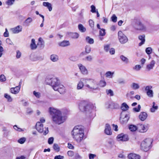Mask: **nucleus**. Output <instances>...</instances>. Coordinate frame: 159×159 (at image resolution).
I'll return each instance as SVG.
<instances>
[{
  "label": "nucleus",
  "instance_id": "40",
  "mask_svg": "<svg viewBox=\"0 0 159 159\" xmlns=\"http://www.w3.org/2000/svg\"><path fill=\"white\" fill-rule=\"evenodd\" d=\"M26 141V138L25 137H22L20 139L18 140V142L20 144H23Z\"/></svg>",
  "mask_w": 159,
  "mask_h": 159
},
{
  "label": "nucleus",
  "instance_id": "11",
  "mask_svg": "<svg viewBox=\"0 0 159 159\" xmlns=\"http://www.w3.org/2000/svg\"><path fill=\"white\" fill-rule=\"evenodd\" d=\"M117 138L118 141H126L129 140L128 136L127 134H121L118 135Z\"/></svg>",
  "mask_w": 159,
  "mask_h": 159
},
{
  "label": "nucleus",
  "instance_id": "46",
  "mask_svg": "<svg viewBox=\"0 0 159 159\" xmlns=\"http://www.w3.org/2000/svg\"><path fill=\"white\" fill-rule=\"evenodd\" d=\"M106 83L105 81L101 80L99 83V85L101 87H104L106 85Z\"/></svg>",
  "mask_w": 159,
  "mask_h": 159
},
{
  "label": "nucleus",
  "instance_id": "4",
  "mask_svg": "<svg viewBox=\"0 0 159 159\" xmlns=\"http://www.w3.org/2000/svg\"><path fill=\"white\" fill-rule=\"evenodd\" d=\"M79 107L81 111L86 112L87 113H91L92 110L95 108L93 105L89 104L84 101H82L80 102Z\"/></svg>",
  "mask_w": 159,
  "mask_h": 159
},
{
  "label": "nucleus",
  "instance_id": "8",
  "mask_svg": "<svg viewBox=\"0 0 159 159\" xmlns=\"http://www.w3.org/2000/svg\"><path fill=\"white\" fill-rule=\"evenodd\" d=\"M138 130L141 133H145L148 129V125H144L141 124H138Z\"/></svg>",
  "mask_w": 159,
  "mask_h": 159
},
{
  "label": "nucleus",
  "instance_id": "28",
  "mask_svg": "<svg viewBox=\"0 0 159 159\" xmlns=\"http://www.w3.org/2000/svg\"><path fill=\"white\" fill-rule=\"evenodd\" d=\"M131 88L134 90H137L139 89L140 86L138 84L133 83L130 85Z\"/></svg>",
  "mask_w": 159,
  "mask_h": 159
},
{
  "label": "nucleus",
  "instance_id": "23",
  "mask_svg": "<svg viewBox=\"0 0 159 159\" xmlns=\"http://www.w3.org/2000/svg\"><path fill=\"white\" fill-rule=\"evenodd\" d=\"M59 46L61 47H65L69 46L70 43L68 41L64 40L63 41L58 43Z\"/></svg>",
  "mask_w": 159,
  "mask_h": 159
},
{
  "label": "nucleus",
  "instance_id": "45",
  "mask_svg": "<svg viewBox=\"0 0 159 159\" xmlns=\"http://www.w3.org/2000/svg\"><path fill=\"white\" fill-rule=\"evenodd\" d=\"M85 52L87 53H89L91 51V48L89 46L86 45L85 47Z\"/></svg>",
  "mask_w": 159,
  "mask_h": 159
},
{
  "label": "nucleus",
  "instance_id": "44",
  "mask_svg": "<svg viewBox=\"0 0 159 159\" xmlns=\"http://www.w3.org/2000/svg\"><path fill=\"white\" fill-rule=\"evenodd\" d=\"M141 107L140 105H139L138 106V107H134L133 109L134 111L136 112H139L140 111Z\"/></svg>",
  "mask_w": 159,
  "mask_h": 159
},
{
  "label": "nucleus",
  "instance_id": "1",
  "mask_svg": "<svg viewBox=\"0 0 159 159\" xmlns=\"http://www.w3.org/2000/svg\"><path fill=\"white\" fill-rule=\"evenodd\" d=\"M46 81L47 84L52 86L54 90L58 91L61 94L65 93V87L63 85L60 84L59 80L57 78H47Z\"/></svg>",
  "mask_w": 159,
  "mask_h": 159
},
{
  "label": "nucleus",
  "instance_id": "56",
  "mask_svg": "<svg viewBox=\"0 0 159 159\" xmlns=\"http://www.w3.org/2000/svg\"><path fill=\"white\" fill-rule=\"evenodd\" d=\"M54 140V138L52 137H50L48 139V143L51 144L53 143V141Z\"/></svg>",
  "mask_w": 159,
  "mask_h": 159
},
{
  "label": "nucleus",
  "instance_id": "17",
  "mask_svg": "<svg viewBox=\"0 0 159 159\" xmlns=\"http://www.w3.org/2000/svg\"><path fill=\"white\" fill-rule=\"evenodd\" d=\"M145 36L144 34L139 36L138 38L141 41V42L138 44L139 46H141L144 43L145 41Z\"/></svg>",
  "mask_w": 159,
  "mask_h": 159
},
{
  "label": "nucleus",
  "instance_id": "64",
  "mask_svg": "<svg viewBox=\"0 0 159 159\" xmlns=\"http://www.w3.org/2000/svg\"><path fill=\"white\" fill-rule=\"evenodd\" d=\"M6 42L7 43H8L9 44L12 45L13 44V43L11 41V40L9 38H7L6 39Z\"/></svg>",
  "mask_w": 159,
  "mask_h": 159
},
{
  "label": "nucleus",
  "instance_id": "10",
  "mask_svg": "<svg viewBox=\"0 0 159 159\" xmlns=\"http://www.w3.org/2000/svg\"><path fill=\"white\" fill-rule=\"evenodd\" d=\"M135 29L139 30H145L146 27L139 20H138L136 22V25L135 26Z\"/></svg>",
  "mask_w": 159,
  "mask_h": 159
},
{
  "label": "nucleus",
  "instance_id": "58",
  "mask_svg": "<svg viewBox=\"0 0 159 159\" xmlns=\"http://www.w3.org/2000/svg\"><path fill=\"white\" fill-rule=\"evenodd\" d=\"M110 46L109 45H107L104 46V49L105 51L107 52L109 50H110Z\"/></svg>",
  "mask_w": 159,
  "mask_h": 159
},
{
  "label": "nucleus",
  "instance_id": "62",
  "mask_svg": "<svg viewBox=\"0 0 159 159\" xmlns=\"http://www.w3.org/2000/svg\"><path fill=\"white\" fill-rule=\"evenodd\" d=\"M30 59L33 61H36L39 60V58L38 57L35 56L33 58H32L31 56H30Z\"/></svg>",
  "mask_w": 159,
  "mask_h": 159
},
{
  "label": "nucleus",
  "instance_id": "6",
  "mask_svg": "<svg viewBox=\"0 0 159 159\" xmlns=\"http://www.w3.org/2000/svg\"><path fill=\"white\" fill-rule=\"evenodd\" d=\"M152 141L151 139H146L142 141L141 144V149L145 152L148 151L151 148Z\"/></svg>",
  "mask_w": 159,
  "mask_h": 159
},
{
  "label": "nucleus",
  "instance_id": "18",
  "mask_svg": "<svg viewBox=\"0 0 159 159\" xmlns=\"http://www.w3.org/2000/svg\"><path fill=\"white\" fill-rule=\"evenodd\" d=\"M105 133L107 135H110L112 134V132L111 130V127L108 124H106V125Z\"/></svg>",
  "mask_w": 159,
  "mask_h": 159
},
{
  "label": "nucleus",
  "instance_id": "19",
  "mask_svg": "<svg viewBox=\"0 0 159 159\" xmlns=\"http://www.w3.org/2000/svg\"><path fill=\"white\" fill-rule=\"evenodd\" d=\"M20 88V85L17 86L15 88H12L11 89V92L12 93L17 94L19 92Z\"/></svg>",
  "mask_w": 159,
  "mask_h": 159
},
{
  "label": "nucleus",
  "instance_id": "59",
  "mask_svg": "<svg viewBox=\"0 0 159 159\" xmlns=\"http://www.w3.org/2000/svg\"><path fill=\"white\" fill-rule=\"evenodd\" d=\"M64 157L63 156L59 155L55 156L54 159H64Z\"/></svg>",
  "mask_w": 159,
  "mask_h": 159
},
{
  "label": "nucleus",
  "instance_id": "16",
  "mask_svg": "<svg viewBox=\"0 0 159 159\" xmlns=\"http://www.w3.org/2000/svg\"><path fill=\"white\" fill-rule=\"evenodd\" d=\"M78 66L81 73L84 75H86L88 73V71L85 67L82 64H78Z\"/></svg>",
  "mask_w": 159,
  "mask_h": 159
},
{
  "label": "nucleus",
  "instance_id": "36",
  "mask_svg": "<svg viewBox=\"0 0 159 159\" xmlns=\"http://www.w3.org/2000/svg\"><path fill=\"white\" fill-rule=\"evenodd\" d=\"M114 72H111V71H108L106 72L105 74V75L107 77H108L110 78H112L113 75L114 74Z\"/></svg>",
  "mask_w": 159,
  "mask_h": 159
},
{
  "label": "nucleus",
  "instance_id": "14",
  "mask_svg": "<svg viewBox=\"0 0 159 159\" xmlns=\"http://www.w3.org/2000/svg\"><path fill=\"white\" fill-rule=\"evenodd\" d=\"M66 35L69 37L74 39H77L78 38L79 36V34L77 33H73L68 32L66 33Z\"/></svg>",
  "mask_w": 159,
  "mask_h": 159
},
{
  "label": "nucleus",
  "instance_id": "24",
  "mask_svg": "<svg viewBox=\"0 0 159 159\" xmlns=\"http://www.w3.org/2000/svg\"><path fill=\"white\" fill-rule=\"evenodd\" d=\"M50 59L52 62H57L59 60V57L56 54H53L50 56Z\"/></svg>",
  "mask_w": 159,
  "mask_h": 159
},
{
  "label": "nucleus",
  "instance_id": "54",
  "mask_svg": "<svg viewBox=\"0 0 159 159\" xmlns=\"http://www.w3.org/2000/svg\"><path fill=\"white\" fill-rule=\"evenodd\" d=\"M91 11L92 13H95L96 12V8L94 6L92 5L91 6Z\"/></svg>",
  "mask_w": 159,
  "mask_h": 159
},
{
  "label": "nucleus",
  "instance_id": "39",
  "mask_svg": "<svg viewBox=\"0 0 159 159\" xmlns=\"http://www.w3.org/2000/svg\"><path fill=\"white\" fill-rule=\"evenodd\" d=\"M15 129L18 131H24L26 129H22L18 127L16 125H15L13 126Z\"/></svg>",
  "mask_w": 159,
  "mask_h": 159
},
{
  "label": "nucleus",
  "instance_id": "26",
  "mask_svg": "<svg viewBox=\"0 0 159 159\" xmlns=\"http://www.w3.org/2000/svg\"><path fill=\"white\" fill-rule=\"evenodd\" d=\"M30 47L31 49H35L37 48V46L35 43L34 39H33L31 40V42L30 45Z\"/></svg>",
  "mask_w": 159,
  "mask_h": 159
},
{
  "label": "nucleus",
  "instance_id": "42",
  "mask_svg": "<svg viewBox=\"0 0 159 159\" xmlns=\"http://www.w3.org/2000/svg\"><path fill=\"white\" fill-rule=\"evenodd\" d=\"M147 94L148 96L150 97H152L153 96V92L152 90L147 91Z\"/></svg>",
  "mask_w": 159,
  "mask_h": 159
},
{
  "label": "nucleus",
  "instance_id": "31",
  "mask_svg": "<svg viewBox=\"0 0 159 159\" xmlns=\"http://www.w3.org/2000/svg\"><path fill=\"white\" fill-rule=\"evenodd\" d=\"M138 125L137 126L134 125H131L129 126V129L131 131H135L136 130H138Z\"/></svg>",
  "mask_w": 159,
  "mask_h": 159
},
{
  "label": "nucleus",
  "instance_id": "34",
  "mask_svg": "<svg viewBox=\"0 0 159 159\" xmlns=\"http://www.w3.org/2000/svg\"><path fill=\"white\" fill-rule=\"evenodd\" d=\"M33 21L32 19L30 17H28L25 21L24 23L26 26H29L30 23Z\"/></svg>",
  "mask_w": 159,
  "mask_h": 159
},
{
  "label": "nucleus",
  "instance_id": "33",
  "mask_svg": "<svg viewBox=\"0 0 159 159\" xmlns=\"http://www.w3.org/2000/svg\"><path fill=\"white\" fill-rule=\"evenodd\" d=\"M85 40L86 42L90 44H93L94 43L93 39L90 38L89 36L87 37Z\"/></svg>",
  "mask_w": 159,
  "mask_h": 159
},
{
  "label": "nucleus",
  "instance_id": "3",
  "mask_svg": "<svg viewBox=\"0 0 159 159\" xmlns=\"http://www.w3.org/2000/svg\"><path fill=\"white\" fill-rule=\"evenodd\" d=\"M49 111L51 115H53L52 120L55 123L60 125L64 122V117L62 116L60 111L52 108H50Z\"/></svg>",
  "mask_w": 159,
  "mask_h": 159
},
{
  "label": "nucleus",
  "instance_id": "49",
  "mask_svg": "<svg viewBox=\"0 0 159 159\" xmlns=\"http://www.w3.org/2000/svg\"><path fill=\"white\" fill-rule=\"evenodd\" d=\"M6 78L4 75H0V81L1 82H4L6 80Z\"/></svg>",
  "mask_w": 159,
  "mask_h": 159
},
{
  "label": "nucleus",
  "instance_id": "12",
  "mask_svg": "<svg viewBox=\"0 0 159 159\" xmlns=\"http://www.w3.org/2000/svg\"><path fill=\"white\" fill-rule=\"evenodd\" d=\"M22 29V26L18 25L14 28L11 29L10 30L13 34H17L21 32Z\"/></svg>",
  "mask_w": 159,
  "mask_h": 159
},
{
  "label": "nucleus",
  "instance_id": "43",
  "mask_svg": "<svg viewBox=\"0 0 159 159\" xmlns=\"http://www.w3.org/2000/svg\"><path fill=\"white\" fill-rule=\"evenodd\" d=\"M15 0H8L6 2V4L9 6H11L13 4Z\"/></svg>",
  "mask_w": 159,
  "mask_h": 159
},
{
  "label": "nucleus",
  "instance_id": "51",
  "mask_svg": "<svg viewBox=\"0 0 159 159\" xmlns=\"http://www.w3.org/2000/svg\"><path fill=\"white\" fill-rule=\"evenodd\" d=\"M112 21L114 22H116L117 21V17L115 14H113L111 17Z\"/></svg>",
  "mask_w": 159,
  "mask_h": 159
},
{
  "label": "nucleus",
  "instance_id": "61",
  "mask_svg": "<svg viewBox=\"0 0 159 159\" xmlns=\"http://www.w3.org/2000/svg\"><path fill=\"white\" fill-rule=\"evenodd\" d=\"M4 36L5 37H8L9 36V33L7 29H5V32L4 33Z\"/></svg>",
  "mask_w": 159,
  "mask_h": 159
},
{
  "label": "nucleus",
  "instance_id": "47",
  "mask_svg": "<svg viewBox=\"0 0 159 159\" xmlns=\"http://www.w3.org/2000/svg\"><path fill=\"white\" fill-rule=\"evenodd\" d=\"M117 81L118 84H124L125 83V80L121 79H119Z\"/></svg>",
  "mask_w": 159,
  "mask_h": 159
},
{
  "label": "nucleus",
  "instance_id": "38",
  "mask_svg": "<svg viewBox=\"0 0 159 159\" xmlns=\"http://www.w3.org/2000/svg\"><path fill=\"white\" fill-rule=\"evenodd\" d=\"M4 96L7 99L8 102H11L12 101V98H11V96L5 93Z\"/></svg>",
  "mask_w": 159,
  "mask_h": 159
},
{
  "label": "nucleus",
  "instance_id": "9",
  "mask_svg": "<svg viewBox=\"0 0 159 159\" xmlns=\"http://www.w3.org/2000/svg\"><path fill=\"white\" fill-rule=\"evenodd\" d=\"M129 118V115L127 114H124L123 112H121L120 117V121L121 123L124 124L126 123L128 121Z\"/></svg>",
  "mask_w": 159,
  "mask_h": 159
},
{
  "label": "nucleus",
  "instance_id": "35",
  "mask_svg": "<svg viewBox=\"0 0 159 159\" xmlns=\"http://www.w3.org/2000/svg\"><path fill=\"white\" fill-rule=\"evenodd\" d=\"M53 148L54 150L56 152H58L60 151V147L57 144L54 143L53 145Z\"/></svg>",
  "mask_w": 159,
  "mask_h": 159
},
{
  "label": "nucleus",
  "instance_id": "7",
  "mask_svg": "<svg viewBox=\"0 0 159 159\" xmlns=\"http://www.w3.org/2000/svg\"><path fill=\"white\" fill-rule=\"evenodd\" d=\"M118 38L119 41L121 44H125L128 41L127 36L121 31L118 32Z\"/></svg>",
  "mask_w": 159,
  "mask_h": 159
},
{
  "label": "nucleus",
  "instance_id": "22",
  "mask_svg": "<svg viewBox=\"0 0 159 159\" xmlns=\"http://www.w3.org/2000/svg\"><path fill=\"white\" fill-rule=\"evenodd\" d=\"M155 64V61L153 60H152L150 63L147 66L146 69L150 71V70L153 69Z\"/></svg>",
  "mask_w": 159,
  "mask_h": 159
},
{
  "label": "nucleus",
  "instance_id": "57",
  "mask_svg": "<svg viewBox=\"0 0 159 159\" xmlns=\"http://www.w3.org/2000/svg\"><path fill=\"white\" fill-rule=\"evenodd\" d=\"M21 53L19 50L16 51V57L17 58H20L21 56Z\"/></svg>",
  "mask_w": 159,
  "mask_h": 159
},
{
  "label": "nucleus",
  "instance_id": "5",
  "mask_svg": "<svg viewBox=\"0 0 159 159\" xmlns=\"http://www.w3.org/2000/svg\"><path fill=\"white\" fill-rule=\"evenodd\" d=\"M85 86L93 90H96L98 88L96 81L92 79H85Z\"/></svg>",
  "mask_w": 159,
  "mask_h": 159
},
{
  "label": "nucleus",
  "instance_id": "27",
  "mask_svg": "<svg viewBox=\"0 0 159 159\" xmlns=\"http://www.w3.org/2000/svg\"><path fill=\"white\" fill-rule=\"evenodd\" d=\"M129 108L128 106L125 102L122 103L121 107V109L123 111H126Z\"/></svg>",
  "mask_w": 159,
  "mask_h": 159
},
{
  "label": "nucleus",
  "instance_id": "60",
  "mask_svg": "<svg viewBox=\"0 0 159 159\" xmlns=\"http://www.w3.org/2000/svg\"><path fill=\"white\" fill-rule=\"evenodd\" d=\"M96 157V155L93 154H89V159H94V158Z\"/></svg>",
  "mask_w": 159,
  "mask_h": 159
},
{
  "label": "nucleus",
  "instance_id": "30",
  "mask_svg": "<svg viewBox=\"0 0 159 159\" xmlns=\"http://www.w3.org/2000/svg\"><path fill=\"white\" fill-rule=\"evenodd\" d=\"M120 59L125 64H128L129 62V60L127 58L125 57L123 55H121L120 56Z\"/></svg>",
  "mask_w": 159,
  "mask_h": 159
},
{
  "label": "nucleus",
  "instance_id": "55",
  "mask_svg": "<svg viewBox=\"0 0 159 159\" xmlns=\"http://www.w3.org/2000/svg\"><path fill=\"white\" fill-rule=\"evenodd\" d=\"M68 155L70 157H72L74 155V152L72 151H69L67 152Z\"/></svg>",
  "mask_w": 159,
  "mask_h": 159
},
{
  "label": "nucleus",
  "instance_id": "32",
  "mask_svg": "<svg viewBox=\"0 0 159 159\" xmlns=\"http://www.w3.org/2000/svg\"><path fill=\"white\" fill-rule=\"evenodd\" d=\"M78 27L79 30L81 32H84L86 30V28L81 24H80L78 25Z\"/></svg>",
  "mask_w": 159,
  "mask_h": 159
},
{
  "label": "nucleus",
  "instance_id": "20",
  "mask_svg": "<svg viewBox=\"0 0 159 159\" xmlns=\"http://www.w3.org/2000/svg\"><path fill=\"white\" fill-rule=\"evenodd\" d=\"M147 113L144 112H141L139 115V119L142 121H143L147 117Z\"/></svg>",
  "mask_w": 159,
  "mask_h": 159
},
{
  "label": "nucleus",
  "instance_id": "29",
  "mask_svg": "<svg viewBox=\"0 0 159 159\" xmlns=\"http://www.w3.org/2000/svg\"><path fill=\"white\" fill-rule=\"evenodd\" d=\"M153 105L152 107L150 109V111L152 112H154L156 110H157L158 108V107L157 106H155V103L154 102L152 103Z\"/></svg>",
  "mask_w": 159,
  "mask_h": 159
},
{
  "label": "nucleus",
  "instance_id": "48",
  "mask_svg": "<svg viewBox=\"0 0 159 159\" xmlns=\"http://www.w3.org/2000/svg\"><path fill=\"white\" fill-rule=\"evenodd\" d=\"M33 94L37 98H39L41 96L40 93L36 92L35 91L33 92Z\"/></svg>",
  "mask_w": 159,
  "mask_h": 159
},
{
  "label": "nucleus",
  "instance_id": "13",
  "mask_svg": "<svg viewBox=\"0 0 159 159\" xmlns=\"http://www.w3.org/2000/svg\"><path fill=\"white\" fill-rule=\"evenodd\" d=\"M36 129L39 133H42L43 131V125L40 122L37 123L36 125Z\"/></svg>",
  "mask_w": 159,
  "mask_h": 159
},
{
  "label": "nucleus",
  "instance_id": "41",
  "mask_svg": "<svg viewBox=\"0 0 159 159\" xmlns=\"http://www.w3.org/2000/svg\"><path fill=\"white\" fill-rule=\"evenodd\" d=\"M105 30L103 29H101L99 31L100 35L102 36H103L105 35L106 34Z\"/></svg>",
  "mask_w": 159,
  "mask_h": 159
},
{
  "label": "nucleus",
  "instance_id": "21",
  "mask_svg": "<svg viewBox=\"0 0 159 159\" xmlns=\"http://www.w3.org/2000/svg\"><path fill=\"white\" fill-rule=\"evenodd\" d=\"M129 159H140V156L134 153H130L129 154L128 156Z\"/></svg>",
  "mask_w": 159,
  "mask_h": 159
},
{
  "label": "nucleus",
  "instance_id": "2",
  "mask_svg": "<svg viewBox=\"0 0 159 159\" xmlns=\"http://www.w3.org/2000/svg\"><path fill=\"white\" fill-rule=\"evenodd\" d=\"M73 138L78 142H80L83 139L84 130L80 126H76L71 132Z\"/></svg>",
  "mask_w": 159,
  "mask_h": 159
},
{
  "label": "nucleus",
  "instance_id": "25",
  "mask_svg": "<svg viewBox=\"0 0 159 159\" xmlns=\"http://www.w3.org/2000/svg\"><path fill=\"white\" fill-rule=\"evenodd\" d=\"M37 45L39 46L40 48H42L44 47V42L42 38H39Z\"/></svg>",
  "mask_w": 159,
  "mask_h": 159
},
{
  "label": "nucleus",
  "instance_id": "15",
  "mask_svg": "<svg viewBox=\"0 0 159 159\" xmlns=\"http://www.w3.org/2000/svg\"><path fill=\"white\" fill-rule=\"evenodd\" d=\"M84 86H85V79L82 78L80 80L78 84L77 89H82L84 86Z\"/></svg>",
  "mask_w": 159,
  "mask_h": 159
},
{
  "label": "nucleus",
  "instance_id": "53",
  "mask_svg": "<svg viewBox=\"0 0 159 159\" xmlns=\"http://www.w3.org/2000/svg\"><path fill=\"white\" fill-rule=\"evenodd\" d=\"M141 68V66L140 65H136L133 68V69L136 71H139Z\"/></svg>",
  "mask_w": 159,
  "mask_h": 159
},
{
  "label": "nucleus",
  "instance_id": "63",
  "mask_svg": "<svg viewBox=\"0 0 159 159\" xmlns=\"http://www.w3.org/2000/svg\"><path fill=\"white\" fill-rule=\"evenodd\" d=\"M109 52L110 53L111 55H113L115 53V51L114 49L113 48H111L110 49Z\"/></svg>",
  "mask_w": 159,
  "mask_h": 159
},
{
  "label": "nucleus",
  "instance_id": "52",
  "mask_svg": "<svg viewBox=\"0 0 159 159\" xmlns=\"http://www.w3.org/2000/svg\"><path fill=\"white\" fill-rule=\"evenodd\" d=\"M89 25L90 27L93 28L94 26V21L92 20H89Z\"/></svg>",
  "mask_w": 159,
  "mask_h": 159
},
{
  "label": "nucleus",
  "instance_id": "50",
  "mask_svg": "<svg viewBox=\"0 0 159 159\" xmlns=\"http://www.w3.org/2000/svg\"><path fill=\"white\" fill-rule=\"evenodd\" d=\"M152 49L150 47H148L146 48V52L148 54H150L152 52Z\"/></svg>",
  "mask_w": 159,
  "mask_h": 159
},
{
  "label": "nucleus",
  "instance_id": "37",
  "mask_svg": "<svg viewBox=\"0 0 159 159\" xmlns=\"http://www.w3.org/2000/svg\"><path fill=\"white\" fill-rule=\"evenodd\" d=\"M106 93L108 95H109L110 96H112L114 95V93L113 91L111 89H107L106 90Z\"/></svg>",
  "mask_w": 159,
  "mask_h": 159
}]
</instances>
